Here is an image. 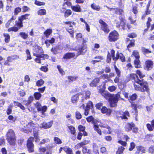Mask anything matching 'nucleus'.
<instances>
[{
    "mask_svg": "<svg viewBox=\"0 0 154 154\" xmlns=\"http://www.w3.org/2000/svg\"><path fill=\"white\" fill-rule=\"evenodd\" d=\"M37 14L38 15L40 16L46 15V10L44 9H40L38 11Z\"/></svg>",
    "mask_w": 154,
    "mask_h": 154,
    "instance_id": "58",
    "label": "nucleus"
},
{
    "mask_svg": "<svg viewBox=\"0 0 154 154\" xmlns=\"http://www.w3.org/2000/svg\"><path fill=\"white\" fill-rule=\"evenodd\" d=\"M109 122L106 120H104L103 122L100 123L99 125L101 128H105L108 130L107 133L109 134H111L112 132L111 128L110 126L109 125Z\"/></svg>",
    "mask_w": 154,
    "mask_h": 154,
    "instance_id": "13",
    "label": "nucleus"
},
{
    "mask_svg": "<svg viewBox=\"0 0 154 154\" xmlns=\"http://www.w3.org/2000/svg\"><path fill=\"white\" fill-rule=\"evenodd\" d=\"M53 123V120L50 121L48 122H44L41 124V128L44 129H48L51 127Z\"/></svg>",
    "mask_w": 154,
    "mask_h": 154,
    "instance_id": "19",
    "label": "nucleus"
},
{
    "mask_svg": "<svg viewBox=\"0 0 154 154\" xmlns=\"http://www.w3.org/2000/svg\"><path fill=\"white\" fill-rule=\"evenodd\" d=\"M99 22L101 25V29L104 31L105 33H108L110 30L106 23L102 19H100L99 20Z\"/></svg>",
    "mask_w": 154,
    "mask_h": 154,
    "instance_id": "16",
    "label": "nucleus"
},
{
    "mask_svg": "<svg viewBox=\"0 0 154 154\" xmlns=\"http://www.w3.org/2000/svg\"><path fill=\"white\" fill-rule=\"evenodd\" d=\"M93 128L94 131H96L100 135H102L101 131L99 128L98 125H96V123L94 125Z\"/></svg>",
    "mask_w": 154,
    "mask_h": 154,
    "instance_id": "47",
    "label": "nucleus"
},
{
    "mask_svg": "<svg viewBox=\"0 0 154 154\" xmlns=\"http://www.w3.org/2000/svg\"><path fill=\"white\" fill-rule=\"evenodd\" d=\"M34 100L33 97L32 96H30L28 98L27 100H23L24 103L26 102L24 104L27 107V109L30 110L29 108V105L32 103Z\"/></svg>",
    "mask_w": 154,
    "mask_h": 154,
    "instance_id": "25",
    "label": "nucleus"
},
{
    "mask_svg": "<svg viewBox=\"0 0 154 154\" xmlns=\"http://www.w3.org/2000/svg\"><path fill=\"white\" fill-rule=\"evenodd\" d=\"M35 53H33L34 56L40 58L41 60L48 59L49 57V55L47 54H44V51L42 47L38 45L37 46L35 50Z\"/></svg>",
    "mask_w": 154,
    "mask_h": 154,
    "instance_id": "4",
    "label": "nucleus"
},
{
    "mask_svg": "<svg viewBox=\"0 0 154 154\" xmlns=\"http://www.w3.org/2000/svg\"><path fill=\"white\" fill-rule=\"evenodd\" d=\"M114 68L117 76L114 79V81L115 83H117L119 86V83L120 80V77L121 76V71L116 65H115L114 66Z\"/></svg>",
    "mask_w": 154,
    "mask_h": 154,
    "instance_id": "14",
    "label": "nucleus"
},
{
    "mask_svg": "<svg viewBox=\"0 0 154 154\" xmlns=\"http://www.w3.org/2000/svg\"><path fill=\"white\" fill-rule=\"evenodd\" d=\"M63 50L61 46L60 45H57L54 47H53L51 49V51L54 54H57L59 50Z\"/></svg>",
    "mask_w": 154,
    "mask_h": 154,
    "instance_id": "24",
    "label": "nucleus"
},
{
    "mask_svg": "<svg viewBox=\"0 0 154 154\" xmlns=\"http://www.w3.org/2000/svg\"><path fill=\"white\" fill-rule=\"evenodd\" d=\"M87 122H91L94 125L96 123L95 121V119L92 116H89L86 118Z\"/></svg>",
    "mask_w": 154,
    "mask_h": 154,
    "instance_id": "46",
    "label": "nucleus"
},
{
    "mask_svg": "<svg viewBox=\"0 0 154 154\" xmlns=\"http://www.w3.org/2000/svg\"><path fill=\"white\" fill-rule=\"evenodd\" d=\"M21 37L24 39H26L28 38V35L25 32H21L19 33Z\"/></svg>",
    "mask_w": 154,
    "mask_h": 154,
    "instance_id": "64",
    "label": "nucleus"
},
{
    "mask_svg": "<svg viewBox=\"0 0 154 154\" xmlns=\"http://www.w3.org/2000/svg\"><path fill=\"white\" fill-rule=\"evenodd\" d=\"M119 35L118 32L114 30L110 32L108 36V39L110 42H115L119 39Z\"/></svg>",
    "mask_w": 154,
    "mask_h": 154,
    "instance_id": "8",
    "label": "nucleus"
},
{
    "mask_svg": "<svg viewBox=\"0 0 154 154\" xmlns=\"http://www.w3.org/2000/svg\"><path fill=\"white\" fill-rule=\"evenodd\" d=\"M154 63L153 61L150 60H147L145 61V66L144 69L147 71L151 70L153 68Z\"/></svg>",
    "mask_w": 154,
    "mask_h": 154,
    "instance_id": "15",
    "label": "nucleus"
},
{
    "mask_svg": "<svg viewBox=\"0 0 154 154\" xmlns=\"http://www.w3.org/2000/svg\"><path fill=\"white\" fill-rule=\"evenodd\" d=\"M71 9L72 11L75 12H81L82 11L81 7L79 4L71 6Z\"/></svg>",
    "mask_w": 154,
    "mask_h": 154,
    "instance_id": "30",
    "label": "nucleus"
},
{
    "mask_svg": "<svg viewBox=\"0 0 154 154\" xmlns=\"http://www.w3.org/2000/svg\"><path fill=\"white\" fill-rule=\"evenodd\" d=\"M80 20L82 22L84 23L85 24L86 30L88 32H89L90 31V26L85 20L82 18H80Z\"/></svg>",
    "mask_w": 154,
    "mask_h": 154,
    "instance_id": "54",
    "label": "nucleus"
},
{
    "mask_svg": "<svg viewBox=\"0 0 154 154\" xmlns=\"http://www.w3.org/2000/svg\"><path fill=\"white\" fill-rule=\"evenodd\" d=\"M15 137H16L14 131L12 129H9L6 135V139Z\"/></svg>",
    "mask_w": 154,
    "mask_h": 154,
    "instance_id": "32",
    "label": "nucleus"
},
{
    "mask_svg": "<svg viewBox=\"0 0 154 154\" xmlns=\"http://www.w3.org/2000/svg\"><path fill=\"white\" fill-rule=\"evenodd\" d=\"M124 128L125 131L128 132L132 130V132L135 134H137L138 130V128L135 126L133 122L127 123Z\"/></svg>",
    "mask_w": 154,
    "mask_h": 154,
    "instance_id": "7",
    "label": "nucleus"
},
{
    "mask_svg": "<svg viewBox=\"0 0 154 154\" xmlns=\"http://www.w3.org/2000/svg\"><path fill=\"white\" fill-rule=\"evenodd\" d=\"M19 58V56L17 55H13L8 56L7 60L4 62V65L6 66H10L12 65L11 63L13 60Z\"/></svg>",
    "mask_w": 154,
    "mask_h": 154,
    "instance_id": "12",
    "label": "nucleus"
},
{
    "mask_svg": "<svg viewBox=\"0 0 154 154\" xmlns=\"http://www.w3.org/2000/svg\"><path fill=\"white\" fill-rule=\"evenodd\" d=\"M33 137H30L27 140L26 147L27 151L29 153H32L34 152V144L33 143Z\"/></svg>",
    "mask_w": 154,
    "mask_h": 154,
    "instance_id": "10",
    "label": "nucleus"
},
{
    "mask_svg": "<svg viewBox=\"0 0 154 154\" xmlns=\"http://www.w3.org/2000/svg\"><path fill=\"white\" fill-rule=\"evenodd\" d=\"M131 57H134L135 59H139L140 58V56L137 50H134L132 52V54L131 55Z\"/></svg>",
    "mask_w": 154,
    "mask_h": 154,
    "instance_id": "48",
    "label": "nucleus"
},
{
    "mask_svg": "<svg viewBox=\"0 0 154 154\" xmlns=\"http://www.w3.org/2000/svg\"><path fill=\"white\" fill-rule=\"evenodd\" d=\"M94 107V106L93 102L90 100L88 101L86 103V105L84 110V114L85 115V116H88L89 113L90 109H93Z\"/></svg>",
    "mask_w": 154,
    "mask_h": 154,
    "instance_id": "17",
    "label": "nucleus"
},
{
    "mask_svg": "<svg viewBox=\"0 0 154 154\" xmlns=\"http://www.w3.org/2000/svg\"><path fill=\"white\" fill-rule=\"evenodd\" d=\"M88 143V141L86 140H84L83 141L81 142L80 143H78L75 146V148L78 149L80 148L81 147H83L87 145Z\"/></svg>",
    "mask_w": 154,
    "mask_h": 154,
    "instance_id": "26",
    "label": "nucleus"
},
{
    "mask_svg": "<svg viewBox=\"0 0 154 154\" xmlns=\"http://www.w3.org/2000/svg\"><path fill=\"white\" fill-rule=\"evenodd\" d=\"M44 81L42 79H40L38 80L36 82V85L38 87H40L44 83Z\"/></svg>",
    "mask_w": 154,
    "mask_h": 154,
    "instance_id": "63",
    "label": "nucleus"
},
{
    "mask_svg": "<svg viewBox=\"0 0 154 154\" xmlns=\"http://www.w3.org/2000/svg\"><path fill=\"white\" fill-rule=\"evenodd\" d=\"M99 88L98 89L99 92L106 99L108 100L110 106L111 107H116L117 105V103L120 96L119 93L116 94L106 93L105 91L106 87L105 84L101 85L99 86Z\"/></svg>",
    "mask_w": 154,
    "mask_h": 154,
    "instance_id": "2",
    "label": "nucleus"
},
{
    "mask_svg": "<svg viewBox=\"0 0 154 154\" xmlns=\"http://www.w3.org/2000/svg\"><path fill=\"white\" fill-rule=\"evenodd\" d=\"M33 96L35 100H39L41 98L42 96V94L40 92H36L34 93Z\"/></svg>",
    "mask_w": 154,
    "mask_h": 154,
    "instance_id": "59",
    "label": "nucleus"
},
{
    "mask_svg": "<svg viewBox=\"0 0 154 154\" xmlns=\"http://www.w3.org/2000/svg\"><path fill=\"white\" fill-rule=\"evenodd\" d=\"M100 78L97 77L94 79L90 83V85L91 87H96L97 84L100 82Z\"/></svg>",
    "mask_w": 154,
    "mask_h": 154,
    "instance_id": "33",
    "label": "nucleus"
},
{
    "mask_svg": "<svg viewBox=\"0 0 154 154\" xmlns=\"http://www.w3.org/2000/svg\"><path fill=\"white\" fill-rule=\"evenodd\" d=\"M8 143L12 146H14L16 144V137L6 139Z\"/></svg>",
    "mask_w": 154,
    "mask_h": 154,
    "instance_id": "40",
    "label": "nucleus"
},
{
    "mask_svg": "<svg viewBox=\"0 0 154 154\" xmlns=\"http://www.w3.org/2000/svg\"><path fill=\"white\" fill-rule=\"evenodd\" d=\"M78 129L79 131V132H83L84 136H88V134L87 132L85 131L86 127L85 126H83L82 125H79L78 127Z\"/></svg>",
    "mask_w": 154,
    "mask_h": 154,
    "instance_id": "31",
    "label": "nucleus"
},
{
    "mask_svg": "<svg viewBox=\"0 0 154 154\" xmlns=\"http://www.w3.org/2000/svg\"><path fill=\"white\" fill-rule=\"evenodd\" d=\"M136 74L138 76L140 79H142L145 76V75L143 74L142 71L139 69H137L136 71Z\"/></svg>",
    "mask_w": 154,
    "mask_h": 154,
    "instance_id": "49",
    "label": "nucleus"
},
{
    "mask_svg": "<svg viewBox=\"0 0 154 154\" xmlns=\"http://www.w3.org/2000/svg\"><path fill=\"white\" fill-rule=\"evenodd\" d=\"M141 50L142 54L144 55L151 53L152 52L151 50L148 48H146L143 47H141Z\"/></svg>",
    "mask_w": 154,
    "mask_h": 154,
    "instance_id": "37",
    "label": "nucleus"
},
{
    "mask_svg": "<svg viewBox=\"0 0 154 154\" xmlns=\"http://www.w3.org/2000/svg\"><path fill=\"white\" fill-rule=\"evenodd\" d=\"M114 10L115 11V14H118L119 15H122L124 13V11L123 9L119 8H115L114 9Z\"/></svg>",
    "mask_w": 154,
    "mask_h": 154,
    "instance_id": "45",
    "label": "nucleus"
},
{
    "mask_svg": "<svg viewBox=\"0 0 154 154\" xmlns=\"http://www.w3.org/2000/svg\"><path fill=\"white\" fill-rule=\"evenodd\" d=\"M135 40L134 39H131L128 44L127 46V49L129 50V48L133 47L135 46Z\"/></svg>",
    "mask_w": 154,
    "mask_h": 154,
    "instance_id": "50",
    "label": "nucleus"
},
{
    "mask_svg": "<svg viewBox=\"0 0 154 154\" xmlns=\"http://www.w3.org/2000/svg\"><path fill=\"white\" fill-rule=\"evenodd\" d=\"M70 28H68L66 29V31L69 33L70 35H71V37L72 38L74 37V32L73 30V27H70Z\"/></svg>",
    "mask_w": 154,
    "mask_h": 154,
    "instance_id": "62",
    "label": "nucleus"
},
{
    "mask_svg": "<svg viewBox=\"0 0 154 154\" xmlns=\"http://www.w3.org/2000/svg\"><path fill=\"white\" fill-rule=\"evenodd\" d=\"M64 151L66 154H74L71 148L67 146L64 147Z\"/></svg>",
    "mask_w": 154,
    "mask_h": 154,
    "instance_id": "43",
    "label": "nucleus"
},
{
    "mask_svg": "<svg viewBox=\"0 0 154 154\" xmlns=\"http://www.w3.org/2000/svg\"><path fill=\"white\" fill-rule=\"evenodd\" d=\"M52 32V30L51 29H47L44 32L43 34L46 38H48Z\"/></svg>",
    "mask_w": 154,
    "mask_h": 154,
    "instance_id": "42",
    "label": "nucleus"
},
{
    "mask_svg": "<svg viewBox=\"0 0 154 154\" xmlns=\"http://www.w3.org/2000/svg\"><path fill=\"white\" fill-rule=\"evenodd\" d=\"M98 148V146L96 143H92L93 151L94 154H99Z\"/></svg>",
    "mask_w": 154,
    "mask_h": 154,
    "instance_id": "41",
    "label": "nucleus"
},
{
    "mask_svg": "<svg viewBox=\"0 0 154 154\" xmlns=\"http://www.w3.org/2000/svg\"><path fill=\"white\" fill-rule=\"evenodd\" d=\"M117 114L121 115L120 116H116V118L118 119L121 118L122 119L128 120V118L130 117V113L127 110H126L125 112H123L122 111H118L117 112Z\"/></svg>",
    "mask_w": 154,
    "mask_h": 154,
    "instance_id": "11",
    "label": "nucleus"
},
{
    "mask_svg": "<svg viewBox=\"0 0 154 154\" xmlns=\"http://www.w3.org/2000/svg\"><path fill=\"white\" fill-rule=\"evenodd\" d=\"M100 111L103 114H106V115L108 116H110L112 113V110L110 109L107 108L105 106H103Z\"/></svg>",
    "mask_w": 154,
    "mask_h": 154,
    "instance_id": "20",
    "label": "nucleus"
},
{
    "mask_svg": "<svg viewBox=\"0 0 154 154\" xmlns=\"http://www.w3.org/2000/svg\"><path fill=\"white\" fill-rule=\"evenodd\" d=\"M78 78V77L75 75L73 76H69L67 77V79L69 82L75 81Z\"/></svg>",
    "mask_w": 154,
    "mask_h": 154,
    "instance_id": "61",
    "label": "nucleus"
},
{
    "mask_svg": "<svg viewBox=\"0 0 154 154\" xmlns=\"http://www.w3.org/2000/svg\"><path fill=\"white\" fill-rule=\"evenodd\" d=\"M17 21L15 22V26H14L9 28L8 29V31L10 32L11 31L16 32L18 31L19 29L23 27V23L19 19H17Z\"/></svg>",
    "mask_w": 154,
    "mask_h": 154,
    "instance_id": "6",
    "label": "nucleus"
},
{
    "mask_svg": "<svg viewBox=\"0 0 154 154\" xmlns=\"http://www.w3.org/2000/svg\"><path fill=\"white\" fill-rule=\"evenodd\" d=\"M75 56V54L74 52H68L64 54L63 59L69 60L73 58Z\"/></svg>",
    "mask_w": 154,
    "mask_h": 154,
    "instance_id": "27",
    "label": "nucleus"
},
{
    "mask_svg": "<svg viewBox=\"0 0 154 154\" xmlns=\"http://www.w3.org/2000/svg\"><path fill=\"white\" fill-rule=\"evenodd\" d=\"M62 9L63 10V11H62L61 10H60V12L63 13L64 12V16L65 18L68 17L71 15L72 14V11L71 10L69 9H66L65 8H62Z\"/></svg>",
    "mask_w": 154,
    "mask_h": 154,
    "instance_id": "28",
    "label": "nucleus"
},
{
    "mask_svg": "<svg viewBox=\"0 0 154 154\" xmlns=\"http://www.w3.org/2000/svg\"><path fill=\"white\" fill-rule=\"evenodd\" d=\"M68 128L70 131L71 134L76 136V130L75 127L72 125L68 126Z\"/></svg>",
    "mask_w": 154,
    "mask_h": 154,
    "instance_id": "44",
    "label": "nucleus"
},
{
    "mask_svg": "<svg viewBox=\"0 0 154 154\" xmlns=\"http://www.w3.org/2000/svg\"><path fill=\"white\" fill-rule=\"evenodd\" d=\"M133 64L134 67L136 69L142 67V65L140 59H135L133 61Z\"/></svg>",
    "mask_w": 154,
    "mask_h": 154,
    "instance_id": "29",
    "label": "nucleus"
},
{
    "mask_svg": "<svg viewBox=\"0 0 154 154\" xmlns=\"http://www.w3.org/2000/svg\"><path fill=\"white\" fill-rule=\"evenodd\" d=\"M151 124L147 123L146 124V126L148 130L149 131H152L153 128L154 129V119L151 121Z\"/></svg>",
    "mask_w": 154,
    "mask_h": 154,
    "instance_id": "38",
    "label": "nucleus"
},
{
    "mask_svg": "<svg viewBox=\"0 0 154 154\" xmlns=\"http://www.w3.org/2000/svg\"><path fill=\"white\" fill-rule=\"evenodd\" d=\"M3 36L5 38L4 41L6 43H8L10 40V37L8 33H4L3 34Z\"/></svg>",
    "mask_w": 154,
    "mask_h": 154,
    "instance_id": "51",
    "label": "nucleus"
},
{
    "mask_svg": "<svg viewBox=\"0 0 154 154\" xmlns=\"http://www.w3.org/2000/svg\"><path fill=\"white\" fill-rule=\"evenodd\" d=\"M25 52L26 55V60H31L32 59V57L29 50L28 49L26 50Z\"/></svg>",
    "mask_w": 154,
    "mask_h": 154,
    "instance_id": "60",
    "label": "nucleus"
},
{
    "mask_svg": "<svg viewBox=\"0 0 154 154\" xmlns=\"http://www.w3.org/2000/svg\"><path fill=\"white\" fill-rule=\"evenodd\" d=\"M125 149V148L122 146H120L118 147L117 150L116 151V154H122Z\"/></svg>",
    "mask_w": 154,
    "mask_h": 154,
    "instance_id": "53",
    "label": "nucleus"
},
{
    "mask_svg": "<svg viewBox=\"0 0 154 154\" xmlns=\"http://www.w3.org/2000/svg\"><path fill=\"white\" fill-rule=\"evenodd\" d=\"M13 103L15 107H19L22 110H25L26 109L25 107L22 104V103L18 101H14Z\"/></svg>",
    "mask_w": 154,
    "mask_h": 154,
    "instance_id": "36",
    "label": "nucleus"
},
{
    "mask_svg": "<svg viewBox=\"0 0 154 154\" xmlns=\"http://www.w3.org/2000/svg\"><path fill=\"white\" fill-rule=\"evenodd\" d=\"M82 95V100H84L85 99H87L90 98L91 95V92L89 91H82V93H80Z\"/></svg>",
    "mask_w": 154,
    "mask_h": 154,
    "instance_id": "22",
    "label": "nucleus"
},
{
    "mask_svg": "<svg viewBox=\"0 0 154 154\" xmlns=\"http://www.w3.org/2000/svg\"><path fill=\"white\" fill-rule=\"evenodd\" d=\"M30 14H26L18 17V18L23 23L24 20H29L30 19Z\"/></svg>",
    "mask_w": 154,
    "mask_h": 154,
    "instance_id": "21",
    "label": "nucleus"
},
{
    "mask_svg": "<svg viewBox=\"0 0 154 154\" xmlns=\"http://www.w3.org/2000/svg\"><path fill=\"white\" fill-rule=\"evenodd\" d=\"M119 59L122 62H124L126 61L125 57L124 55L122 53H119L117 51L116 54V57L115 61H117Z\"/></svg>",
    "mask_w": 154,
    "mask_h": 154,
    "instance_id": "18",
    "label": "nucleus"
},
{
    "mask_svg": "<svg viewBox=\"0 0 154 154\" xmlns=\"http://www.w3.org/2000/svg\"><path fill=\"white\" fill-rule=\"evenodd\" d=\"M17 18L16 15L14 14L12 16L10 19L8 20L7 22L5 23V27L6 28H8L11 25V23L14 22Z\"/></svg>",
    "mask_w": 154,
    "mask_h": 154,
    "instance_id": "23",
    "label": "nucleus"
},
{
    "mask_svg": "<svg viewBox=\"0 0 154 154\" xmlns=\"http://www.w3.org/2000/svg\"><path fill=\"white\" fill-rule=\"evenodd\" d=\"M85 40H83L82 43L81 45H79L76 49L79 55H84L87 51V47Z\"/></svg>",
    "mask_w": 154,
    "mask_h": 154,
    "instance_id": "9",
    "label": "nucleus"
},
{
    "mask_svg": "<svg viewBox=\"0 0 154 154\" xmlns=\"http://www.w3.org/2000/svg\"><path fill=\"white\" fill-rule=\"evenodd\" d=\"M82 150L83 154H92L91 149H88L87 146L83 147Z\"/></svg>",
    "mask_w": 154,
    "mask_h": 154,
    "instance_id": "39",
    "label": "nucleus"
},
{
    "mask_svg": "<svg viewBox=\"0 0 154 154\" xmlns=\"http://www.w3.org/2000/svg\"><path fill=\"white\" fill-rule=\"evenodd\" d=\"M131 107L133 108V109L134 110L135 112V115H136L135 117L136 118L138 115V111L137 110V106L136 104L135 103H131Z\"/></svg>",
    "mask_w": 154,
    "mask_h": 154,
    "instance_id": "55",
    "label": "nucleus"
},
{
    "mask_svg": "<svg viewBox=\"0 0 154 154\" xmlns=\"http://www.w3.org/2000/svg\"><path fill=\"white\" fill-rule=\"evenodd\" d=\"M36 123H35L32 121L29 122L27 124L21 128V131L25 133H29L32 131V130L35 129L37 126Z\"/></svg>",
    "mask_w": 154,
    "mask_h": 154,
    "instance_id": "5",
    "label": "nucleus"
},
{
    "mask_svg": "<svg viewBox=\"0 0 154 154\" xmlns=\"http://www.w3.org/2000/svg\"><path fill=\"white\" fill-rule=\"evenodd\" d=\"M129 78L130 80L133 82L135 90L143 92H149V88L147 82L144 81L143 79H140L136 73L130 74L129 75Z\"/></svg>",
    "mask_w": 154,
    "mask_h": 154,
    "instance_id": "1",
    "label": "nucleus"
},
{
    "mask_svg": "<svg viewBox=\"0 0 154 154\" xmlns=\"http://www.w3.org/2000/svg\"><path fill=\"white\" fill-rule=\"evenodd\" d=\"M137 97V96L136 93L133 94L131 95L129 97V98L128 99V100L130 102L131 101L135 100Z\"/></svg>",
    "mask_w": 154,
    "mask_h": 154,
    "instance_id": "56",
    "label": "nucleus"
},
{
    "mask_svg": "<svg viewBox=\"0 0 154 154\" xmlns=\"http://www.w3.org/2000/svg\"><path fill=\"white\" fill-rule=\"evenodd\" d=\"M47 109V107L46 106L44 105L43 106H41V107H40V109L38 110V112H40L44 114L46 111Z\"/></svg>",
    "mask_w": 154,
    "mask_h": 154,
    "instance_id": "57",
    "label": "nucleus"
},
{
    "mask_svg": "<svg viewBox=\"0 0 154 154\" xmlns=\"http://www.w3.org/2000/svg\"><path fill=\"white\" fill-rule=\"evenodd\" d=\"M81 94L78 93L76 94L73 96L71 98L72 102L73 103H76L79 99V96Z\"/></svg>",
    "mask_w": 154,
    "mask_h": 154,
    "instance_id": "34",
    "label": "nucleus"
},
{
    "mask_svg": "<svg viewBox=\"0 0 154 154\" xmlns=\"http://www.w3.org/2000/svg\"><path fill=\"white\" fill-rule=\"evenodd\" d=\"M91 7L94 10L98 11H100L101 9L100 7V6L97 5L94 3L91 4Z\"/></svg>",
    "mask_w": 154,
    "mask_h": 154,
    "instance_id": "52",
    "label": "nucleus"
},
{
    "mask_svg": "<svg viewBox=\"0 0 154 154\" xmlns=\"http://www.w3.org/2000/svg\"><path fill=\"white\" fill-rule=\"evenodd\" d=\"M55 39L54 37H51L50 39H46L45 42L47 47H48L50 45V44H52L55 43Z\"/></svg>",
    "mask_w": 154,
    "mask_h": 154,
    "instance_id": "35",
    "label": "nucleus"
},
{
    "mask_svg": "<svg viewBox=\"0 0 154 154\" xmlns=\"http://www.w3.org/2000/svg\"><path fill=\"white\" fill-rule=\"evenodd\" d=\"M120 21H117L115 23L116 26L121 30H130L132 28L131 25L129 23H126V20L125 17H120Z\"/></svg>",
    "mask_w": 154,
    "mask_h": 154,
    "instance_id": "3",
    "label": "nucleus"
}]
</instances>
